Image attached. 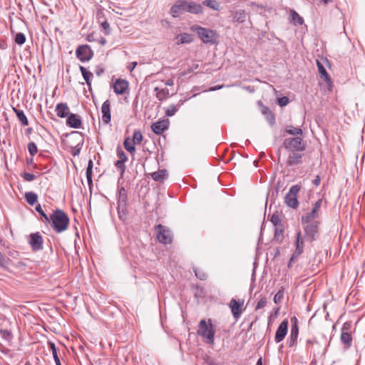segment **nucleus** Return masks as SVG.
<instances>
[{
    "label": "nucleus",
    "instance_id": "nucleus-1",
    "mask_svg": "<svg viewBox=\"0 0 365 365\" xmlns=\"http://www.w3.org/2000/svg\"><path fill=\"white\" fill-rule=\"evenodd\" d=\"M69 221V218L64 211L56 209L49 216L47 222L51 224L56 232L61 233L67 230Z\"/></svg>",
    "mask_w": 365,
    "mask_h": 365
},
{
    "label": "nucleus",
    "instance_id": "nucleus-2",
    "mask_svg": "<svg viewBox=\"0 0 365 365\" xmlns=\"http://www.w3.org/2000/svg\"><path fill=\"white\" fill-rule=\"evenodd\" d=\"M215 333V331L210 319H208L207 322L205 319L200 320L198 325L197 334L205 339L207 344H214Z\"/></svg>",
    "mask_w": 365,
    "mask_h": 365
},
{
    "label": "nucleus",
    "instance_id": "nucleus-3",
    "mask_svg": "<svg viewBox=\"0 0 365 365\" xmlns=\"http://www.w3.org/2000/svg\"><path fill=\"white\" fill-rule=\"evenodd\" d=\"M192 30L197 33L199 38L205 43H214L216 41V34L212 30L199 26H193Z\"/></svg>",
    "mask_w": 365,
    "mask_h": 365
},
{
    "label": "nucleus",
    "instance_id": "nucleus-4",
    "mask_svg": "<svg viewBox=\"0 0 365 365\" xmlns=\"http://www.w3.org/2000/svg\"><path fill=\"white\" fill-rule=\"evenodd\" d=\"M283 145L288 151H303L306 148L302 138L299 136L285 138Z\"/></svg>",
    "mask_w": 365,
    "mask_h": 365
},
{
    "label": "nucleus",
    "instance_id": "nucleus-5",
    "mask_svg": "<svg viewBox=\"0 0 365 365\" xmlns=\"http://www.w3.org/2000/svg\"><path fill=\"white\" fill-rule=\"evenodd\" d=\"M158 240L163 244H170L172 242L173 235L166 227L159 224L155 227Z\"/></svg>",
    "mask_w": 365,
    "mask_h": 365
},
{
    "label": "nucleus",
    "instance_id": "nucleus-6",
    "mask_svg": "<svg viewBox=\"0 0 365 365\" xmlns=\"http://www.w3.org/2000/svg\"><path fill=\"white\" fill-rule=\"evenodd\" d=\"M295 247V251L292 254L288 264L289 267H292V264L298 259L299 256L304 252V240L302 237V232L300 230L297 231L296 234Z\"/></svg>",
    "mask_w": 365,
    "mask_h": 365
},
{
    "label": "nucleus",
    "instance_id": "nucleus-7",
    "mask_svg": "<svg viewBox=\"0 0 365 365\" xmlns=\"http://www.w3.org/2000/svg\"><path fill=\"white\" fill-rule=\"evenodd\" d=\"M306 224L304 227V237L307 241L317 240L319 235V222H302Z\"/></svg>",
    "mask_w": 365,
    "mask_h": 365
},
{
    "label": "nucleus",
    "instance_id": "nucleus-8",
    "mask_svg": "<svg viewBox=\"0 0 365 365\" xmlns=\"http://www.w3.org/2000/svg\"><path fill=\"white\" fill-rule=\"evenodd\" d=\"M300 190V187L297 185H293L290 187L289 192L285 196V203L287 205L292 208H296L299 205L297 200V193Z\"/></svg>",
    "mask_w": 365,
    "mask_h": 365
},
{
    "label": "nucleus",
    "instance_id": "nucleus-9",
    "mask_svg": "<svg viewBox=\"0 0 365 365\" xmlns=\"http://www.w3.org/2000/svg\"><path fill=\"white\" fill-rule=\"evenodd\" d=\"M322 202L323 201L322 199H319L317 201H316L312 210L307 212L302 217V222H317L315 220L319 217V211L322 207Z\"/></svg>",
    "mask_w": 365,
    "mask_h": 365
},
{
    "label": "nucleus",
    "instance_id": "nucleus-10",
    "mask_svg": "<svg viewBox=\"0 0 365 365\" xmlns=\"http://www.w3.org/2000/svg\"><path fill=\"white\" fill-rule=\"evenodd\" d=\"M76 54L77 58L82 62L89 61L93 56V52L88 45L79 46L76 51Z\"/></svg>",
    "mask_w": 365,
    "mask_h": 365
},
{
    "label": "nucleus",
    "instance_id": "nucleus-11",
    "mask_svg": "<svg viewBox=\"0 0 365 365\" xmlns=\"http://www.w3.org/2000/svg\"><path fill=\"white\" fill-rule=\"evenodd\" d=\"M187 1L178 0L170 9V14L174 17H179L180 14L187 12Z\"/></svg>",
    "mask_w": 365,
    "mask_h": 365
},
{
    "label": "nucleus",
    "instance_id": "nucleus-12",
    "mask_svg": "<svg viewBox=\"0 0 365 365\" xmlns=\"http://www.w3.org/2000/svg\"><path fill=\"white\" fill-rule=\"evenodd\" d=\"M34 251H38L43 249V238L39 232L31 233L29 241Z\"/></svg>",
    "mask_w": 365,
    "mask_h": 365
},
{
    "label": "nucleus",
    "instance_id": "nucleus-13",
    "mask_svg": "<svg viewBox=\"0 0 365 365\" xmlns=\"http://www.w3.org/2000/svg\"><path fill=\"white\" fill-rule=\"evenodd\" d=\"M126 202H127V192L125 189L122 187L118 190V213L120 212L124 213L126 209Z\"/></svg>",
    "mask_w": 365,
    "mask_h": 365
},
{
    "label": "nucleus",
    "instance_id": "nucleus-14",
    "mask_svg": "<svg viewBox=\"0 0 365 365\" xmlns=\"http://www.w3.org/2000/svg\"><path fill=\"white\" fill-rule=\"evenodd\" d=\"M288 321L283 320L279 325L275 334L274 340L276 343L282 341L287 334Z\"/></svg>",
    "mask_w": 365,
    "mask_h": 365
},
{
    "label": "nucleus",
    "instance_id": "nucleus-15",
    "mask_svg": "<svg viewBox=\"0 0 365 365\" xmlns=\"http://www.w3.org/2000/svg\"><path fill=\"white\" fill-rule=\"evenodd\" d=\"M244 304V301H237L235 299H232L230 302L229 307L231 309L232 314L235 319H238L242 314V307Z\"/></svg>",
    "mask_w": 365,
    "mask_h": 365
},
{
    "label": "nucleus",
    "instance_id": "nucleus-16",
    "mask_svg": "<svg viewBox=\"0 0 365 365\" xmlns=\"http://www.w3.org/2000/svg\"><path fill=\"white\" fill-rule=\"evenodd\" d=\"M102 120L104 123L108 124L110 121V102L109 100H106L102 105L101 107Z\"/></svg>",
    "mask_w": 365,
    "mask_h": 365
},
{
    "label": "nucleus",
    "instance_id": "nucleus-17",
    "mask_svg": "<svg viewBox=\"0 0 365 365\" xmlns=\"http://www.w3.org/2000/svg\"><path fill=\"white\" fill-rule=\"evenodd\" d=\"M128 88V83L125 80L118 79L113 84L114 92L118 95H122L125 93Z\"/></svg>",
    "mask_w": 365,
    "mask_h": 365
},
{
    "label": "nucleus",
    "instance_id": "nucleus-18",
    "mask_svg": "<svg viewBox=\"0 0 365 365\" xmlns=\"http://www.w3.org/2000/svg\"><path fill=\"white\" fill-rule=\"evenodd\" d=\"M290 153L288 157L287 164L289 166H293L302 163V155L300 151H289Z\"/></svg>",
    "mask_w": 365,
    "mask_h": 365
},
{
    "label": "nucleus",
    "instance_id": "nucleus-19",
    "mask_svg": "<svg viewBox=\"0 0 365 365\" xmlns=\"http://www.w3.org/2000/svg\"><path fill=\"white\" fill-rule=\"evenodd\" d=\"M66 123L71 128H79L81 125V117L74 113H71L67 118Z\"/></svg>",
    "mask_w": 365,
    "mask_h": 365
},
{
    "label": "nucleus",
    "instance_id": "nucleus-20",
    "mask_svg": "<svg viewBox=\"0 0 365 365\" xmlns=\"http://www.w3.org/2000/svg\"><path fill=\"white\" fill-rule=\"evenodd\" d=\"M168 127V122L167 120H160L153 123L151 126L152 130L158 135L164 132Z\"/></svg>",
    "mask_w": 365,
    "mask_h": 365
},
{
    "label": "nucleus",
    "instance_id": "nucleus-21",
    "mask_svg": "<svg viewBox=\"0 0 365 365\" xmlns=\"http://www.w3.org/2000/svg\"><path fill=\"white\" fill-rule=\"evenodd\" d=\"M56 111L57 115L60 118H66L71 114L69 113V108L67 103H58L56 107Z\"/></svg>",
    "mask_w": 365,
    "mask_h": 365
},
{
    "label": "nucleus",
    "instance_id": "nucleus-22",
    "mask_svg": "<svg viewBox=\"0 0 365 365\" xmlns=\"http://www.w3.org/2000/svg\"><path fill=\"white\" fill-rule=\"evenodd\" d=\"M187 12L194 14H200L203 12V8L200 4L193 1H187Z\"/></svg>",
    "mask_w": 365,
    "mask_h": 365
},
{
    "label": "nucleus",
    "instance_id": "nucleus-23",
    "mask_svg": "<svg viewBox=\"0 0 365 365\" xmlns=\"http://www.w3.org/2000/svg\"><path fill=\"white\" fill-rule=\"evenodd\" d=\"M232 21L238 23H243L246 20V14L243 10L231 11Z\"/></svg>",
    "mask_w": 365,
    "mask_h": 365
},
{
    "label": "nucleus",
    "instance_id": "nucleus-24",
    "mask_svg": "<svg viewBox=\"0 0 365 365\" xmlns=\"http://www.w3.org/2000/svg\"><path fill=\"white\" fill-rule=\"evenodd\" d=\"M152 178L158 182H163L168 177L167 170L165 169L160 170L151 174Z\"/></svg>",
    "mask_w": 365,
    "mask_h": 365
},
{
    "label": "nucleus",
    "instance_id": "nucleus-25",
    "mask_svg": "<svg viewBox=\"0 0 365 365\" xmlns=\"http://www.w3.org/2000/svg\"><path fill=\"white\" fill-rule=\"evenodd\" d=\"M292 326H291V331L289 337L293 339H297L299 335V327L297 324V319L296 317H294L291 319Z\"/></svg>",
    "mask_w": 365,
    "mask_h": 365
},
{
    "label": "nucleus",
    "instance_id": "nucleus-26",
    "mask_svg": "<svg viewBox=\"0 0 365 365\" xmlns=\"http://www.w3.org/2000/svg\"><path fill=\"white\" fill-rule=\"evenodd\" d=\"M154 91L156 92V97L159 101H163L170 96V91L168 88H161L155 87Z\"/></svg>",
    "mask_w": 365,
    "mask_h": 365
},
{
    "label": "nucleus",
    "instance_id": "nucleus-27",
    "mask_svg": "<svg viewBox=\"0 0 365 365\" xmlns=\"http://www.w3.org/2000/svg\"><path fill=\"white\" fill-rule=\"evenodd\" d=\"M290 22L295 25H302L304 23V20L302 16H300L298 13L295 11L292 10L289 15Z\"/></svg>",
    "mask_w": 365,
    "mask_h": 365
},
{
    "label": "nucleus",
    "instance_id": "nucleus-28",
    "mask_svg": "<svg viewBox=\"0 0 365 365\" xmlns=\"http://www.w3.org/2000/svg\"><path fill=\"white\" fill-rule=\"evenodd\" d=\"M13 109L17 116L18 120L21 122V123L23 125H27L29 124V121L27 117L24 114V112L22 110H19L15 108H14Z\"/></svg>",
    "mask_w": 365,
    "mask_h": 365
},
{
    "label": "nucleus",
    "instance_id": "nucleus-29",
    "mask_svg": "<svg viewBox=\"0 0 365 365\" xmlns=\"http://www.w3.org/2000/svg\"><path fill=\"white\" fill-rule=\"evenodd\" d=\"M80 70L86 84L90 87L91 85V78L93 76V73L81 66H80Z\"/></svg>",
    "mask_w": 365,
    "mask_h": 365
},
{
    "label": "nucleus",
    "instance_id": "nucleus-30",
    "mask_svg": "<svg viewBox=\"0 0 365 365\" xmlns=\"http://www.w3.org/2000/svg\"><path fill=\"white\" fill-rule=\"evenodd\" d=\"M317 68H318V71H319L320 77L322 78H323L325 81H330V78H329L326 69L323 66L322 63L321 62H319V61H317Z\"/></svg>",
    "mask_w": 365,
    "mask_h": 365
},
{
    "label": "nucleus",
    "instance_id": "nucleus-31",
    "mask_svg": "<svg viewBox=\"0 0 365 365\" xmlns=\"http://www.w3.org/2000/svg\"><path fill=\"white\" fill-rule=\"evenodd\" d=\"M344 327L343 328V331L341 334V341L343 344H344L347 346H350L351 344L352 338L349 333L344 331Z\"/></svg>",
    "mask_w": 365,
    "mask_h": 365
},
{
    "label": "nucleus",
    "instance_id": "nucleus-32",
    "mask_svg": "<svg viewBox=\"0 0 365 365\" xmlns=\"http://www.w3.org/2000/svg\"><path fill=\"white\" fill-rule=\"evenodd\" d=\"M25 199L30 205H34L38 200V195L33 192L25 193Z\"/></svg>",
    "mask_w": 365,
    "mask_h": 365
},
{
    "label": "nucleus",
    "instance_id": "nucleus-33",
    "mask_svg": "<svg viewBox=\"0 0 365 365\" xmlns=\"http://www.w3.org/2000/svg\"><path fill=\"white\" fill-rule=\"evenodd\" d=\"M48 346L52 351V355L56 365H61L60 359L57 354V349L53 342L49 341Z\"/></svg>",
    "mask_w": 365,
    "mask_h": 365
},
{
    "label": "nucleus",
    "instance_id": "nucleus-34",
    "mask_svg": "<svg viewBox=\"0 0 365 365\" xmlns=\"http://www.w3.org/2000/svg\"><path fill=\"white\" fill-rule=\"evenodd\" d=\"M287 133L292 135H302V130L299 128H295L293 125H287L285 128Z\"/></svg>",
    "mask_w": 365,
    "mask_h": 365
},
{
    "label": "nucleus",
    "instance_id": "nucleus-35",
    "mask_svg": "<svg viewBox=\"0 0 365 365\" xmlns=\"http://www.w3.org/2000/svg\"><path fill=\"white\" fill-rule=\"evenodd\" d=\"M202 4L215 11H219L220 9V4L215 0H205Z\"/></svg>",
    "mask_w": 365,
    "mask_h": 365
},
{
    "label": "nucleus",
    "instance_id": "nucleus-36",
    "mask_svg": "<svg viewBox=\"0 0 365 365\" xmlns=\"http://www.w3.org/2000/svg\"><path fill=\"white\" fill-rule=\"evenodd\" d=\"M177 40H178V44L190 43L192 41V37L190 35H189L187 34H182L178 36Z\"/></svg>",
    "mask_w": 365,
    "mask_h": 365
},
{
    "label": "nucleus",
    "instance_id": "nucleus-37",
    "mask_svg": "<svg viewBox=\"0 0 365 365\" xmlns=\"http://www.w3.org/2000/svg\"><path fill=\"white\" fill-rule=\"evenodd\" d=\"M124 147L125 150L130 153H133L135 151V148L134 146L135 144H133V142H130V140L129 138H125L124 143H123Z\"/></svg>",
    "mask_w": 365,
    "mask_h": 365
},
{
    "label": "nucleus",
    "instance_id": "nucleus-38",
    "mask_svg": "<svg viewBox=\"0 0 365 365\" xmlns=\"http://www.w3.org/2000/svg\"><path fill=\"white\" fill-rule=\"evenodd\" d=\"M143 140V135L140 130H135L133 135V144H140Z\"/></svg>",
    "mask_w": 365,
    "mask_h": 365
},
{
    "label": "nucleus",
    "instance_id": "nucleus-39",
    "mask_svg": "<svg viewBox=\"0 0 365 365\" xmlns=\"http://www.w3.org/2000/svg\"><path fill=\"white\" fill-rule=\"evenodd\" d=\"M274 239L277 241L281 242L283 239V229L282 226L275 227L274 231Z\"/></svg>",
    "mask_w": 365,
    "mask_h": 365
},
{
    "label": "nucleus",
    "instance_id": "nucleus-40",
    "mask_svg": "<svg viewBox=\"0 0 365 365\" xmlns=\"http://www.w3.org/2000/svg\"><path fill=\"white\" fill-rule=\"evenodd\" d=\"M0 336L1 338L6 341H10L12 339V334L10 331L7 329H1L0 330Z\"/></svg>",
    "mask_w": 365,
    "mask_h": 365
},
{
    "label": "nucleus",
    "instance_id": "nucleus-41",
    "mask_svg": "<svg viewBox=\"0 0 365 365\" xmlns=\"http://www.w3.org/2000/svg\"><path fill=\"white\" fill-rule=\"evenodd\" d=\"M26 41V37L23 33H18L15 36V42L19 45H22Z\"/></svg>",
    "mask_w": 365,
    "mask_h": 365
},
{
    "label": "nucleus",
    "instance_id": "nucleus-42",
    "mask_svg": "<svg viewBox=\"0 0 365 365\" xmlns=\"http://www.w3.org/2000/svg\"><path fill=\"white\" fill-rule=\"evenodd\" d=\"M178 110V107L174 105H171L169 106V108L167 109L165 114L167 116H173L174 115L176 112Z\"/></svg>",
    "mask_w": 365,
    "mask_h": 365
},
{
    "label": "nucleus",
    "instance_id": "nucleus-43",
    "mask_svg": "<svg viewBox=\"0 0 365 365\" xmlns=\"http://www.w3.org/2000/svg\"><path fill=\"white\" fill-rule=\"evenodd\" d=\"M35 209H36V212H38L40 214V215H41L42 217H43L44 221H45L46 222H48V217H48V215L44 212V211L42 210L41 206V205H40V204L37 205L36 206V208H35Z\"/></svg>",
    "mask_w": 365,
    "mask_h": 365
},
{
    "label": "nucleus",
    "instance_id": "nucleus-44",
    "mask_svg": "<svg viewBox=\"0 0 365 365\" xmlns=\"http://www.w3.org/2000/svg\"><path fill=\"white\" fill-rule=\"evenodd\" d=\"M284 298V291L283 289L279 290L274 297V303H279L282 299Z\"/></svg>",
    "mask_w": 365,
    "mask_h": 365
},
{
    "label": "nucleus",
    "instance_id": "nucleus-45",
    "mask_svg": "<svg viewBox=\"0 0 365 365\" xmlns=\"http://www.w3.org/2000/svg\"><path fill=\"white\" fill-rule=\"evenodd\" d=\"M28 150H29V153L32 156L36 155L37 151H38L36 145L34 143H33V142L29 143L28 144Z\"/></svg>",
    "mask_w": 365,
    "mask_h": 365
},
{
    "label": "nucleus",
    "instance_id": "nucleus-46",
    "mask_svg": "<svg viewBox=\"0 0 365 365\" xmlns=\"http://www.w3.org/2000/svg\"><path fill=\"white\" fill-rule=\"evenodd\" d=\"M271 222L273 223L275 227L282 226L281 220L277 215H273L271 217Z\"/></svg>",
    "mask_w": 365,
    "mask_h": 365
},
{
    "label": "nucleus",
    "instance_id": "nucleus-47",
    "mask_svg": "<svg viewBox=\"0 0 365 365\" xmlns=\"http://www.w3.org/2000/svg\"><path fill=\"white\" fill-rule=\"evenodd\" d=\"M117 155H118V158H119L118 160H122V162H123V163L127 161L128 158H127L125 153H124V151L122 149L118 148V150H117Z\"/></svg>",
    "mask_w": 365,
    "mask_h": 365
},
{
    "label": "nucleus",
    "instance_id": "nucleus-48",
    "mask_svg": "<svg viewBox=\"0 0 365 365\" xmlns=\"http://www.w3.org/2000/svg\"><path fill=\"white\" fill-rule=\"evenodd\" d=\"M263 113L267 115V118L270 124H273L274 123V117L267 108H265V110L263 112Z\"/></svg>",
    "mask_w": 365,
    "mask_h": 365
},
{
    "label": "nucleus",
    "instance_id": "nucleus-49",
    "mask_svg": "<svg viewBox=\"0 0 365 365\" xmlns=\"http://www.w3.org/2000/svg\"><path fill=\"white\" fill-rule=\"evenodd\" d=\"M21 177L24 179V180L31 182L33 181L36 177L34 175L29 173H24L21 174Z\"/></svg>",
    "mask_w": 365,
    "mask_h": 365
},
{
    "label": "nucleus",
    "instance_id": "nucleus-50",
    "mask_svg": "<svg viewBox=\"0 0 365 365\" xmlns=\"http://www.w3.org/2000/svg\"><path fill=\"white\" fill-rule=\"evenodd\" d=\"M115 167L121 171V175H123L125 171V163L122 162V160H117L115 164Z\"/></svg>",
    "mask_w": 365,
    "mask_h": 365
},
{
    "label": "nucleus",
    "instance_id": "nucleus-51",
    "mask_svg": "<svg viewBox=\"0 0 365 365\" xmlns=\"http://www.w3.org/2000/svg\"><path fill=\"white\" fill-rule=\"evenodd\" d=\"M102 29H103L104 34L108 35L110 32V25L107 21H104L101 23Z\"/></svg>",
    "mask_w": 365,
    "mask_h": 365
},
{
    "label": "nucleus",
    "instance_id": "nucleus-52",
    "mask_svg": "<svg viewBox=\"0 0 365 365\" xmlns=\"http://www.w3.org/2000/svg\"><path fill=\"white\" fill-rule=\"evenodd\" d=\"M195 273V276L201 279V280H205L207 278V274L205 272H204L203 271H200V270H197V269H195L194 270Z\"/></svg>",
    "mask_w": 365,
    "mask_h": 365
},
{
    "label": "nucleus",
    "instance_id": "nucleus-53",
    "mask_svg": "<svg viewBox=\"0 0 365 365\" xmlns=\"http://www.w3.org/2000/svg\"><path fill=\"white\" fill-rule=\"evenodd\" d=\"M289 102V98L286 96H283L278 99V104L280 106H287Z\"/></svg>",
    "mask_w": 365,
    "mask_h": 365
},
{
    "label": "nucleus",
    "instance_id": "nucleus-54",
    "mask_svg": "<svg viewBox=\"0 0 365 365\" xmlns=\"http://www.w3.org/2000/svg\"><path fill=\"white\" fill-rule=\"evenodd\" d=\"M267 304V299L265 298H262L256 305V309H259L264 308Z\"/></svg>",
    "mask_w": 365,
    "mask_h": 365
},
{
    "label": "nucleus",
    "instance_id": "nucleus-55",
    "mask_svg": "<svg viewBox=\"0 0 365 365\" xmlns=\"http://www.w3.org/2000/svg\"><path fill=\"white\" fill-rule=\"evenodd\" d=\"M92 170H93L86 169V178H87L88 185L92 184V172H93Z\"/></svg>",
    "mask_w": 365,
    "mask_h": 365
},
{
    "label": "nucleus",
    "instance_id": "nucleus-56",
    "mask_svg": "<svg viewBox=\"0 0 365 365\" xmlns=\"http://www.w3.org/2000/svg\"><path fill=\"white\" fill-rule=\"evenodd\" d=\"M7 264L6 259L4 257V255L0 252V266L1 267H5Z\"/></svg>",
    "mask_w": 365,
    "mask_h": 365
},
{
    "label": "nucleus",
    "instance_id": "nucleus-57",
    "mask_svg": "<svg viewBox=\"0 0 365 365\" xmlns=\"http://www.w3.org/2000/svg\"><path fill=\"white\" fill-rule=\"evenodd\" d=\"M297 339L289 337L288 339V344L289 347L293 346L296 343Z\"/></svg>",
    "mask_w": 365,
    "mask_h": 365
},
{
    "label": "nucleus",
    "instance_id": "nucleus-58",
    "mask_svg": "<svg viewBox=\"0 0 365 365\" xmlns=\"http://www.w3.org/2000/svg\"><path fill=\"white\" fill-rule=\"evenodd\" d=\"M138 63L136 61H133L130 63V64L128 66V68L130 71H133L135 66H137Z\"/></svg>",
    "mask_w": 365,
    "mask_h": 365
},
{
    "label": "nucleus",
    "instance_id": "nucleus-59",
    "mask_svg": "<svg viewBox=\"0 0 365 365\" xmlns=\"http://www.w3.org/2000/svg\"><path fill=\"white\" fill-rule=\"evenodd\" d=\"M321 182V178L319 175H317L315 179L313 180V184L318 186Z\"/></svg>",
    "mask_w": 365,
    "mask_h": 365
},
{
    "label": "nucleus",
    "instance_id": "nucleus-60",
    "mask_svg": "<svg viewBox=\"0 0 365 365\" xmlns=\"http://www.w3.org/2000/svg\"><path fill=\"white\" fill-rule=\"evenodd\" d=\"M165 86H172L174 84V81L173 79H168L165 83Z\"/></svg>",
    "mask_w": 365,
    "mask_h": 365
},
{
    "label": "nucleus",
    "instance_id": "nucleus-61",
    "mask_svg": "<svg viewBox=\"0 0 365 365\" xmlns=\"http://www.w3.org/2000/svg\"><path fill=\"white\" fill-rule=\"evenodd\" d=\"M224 86L223 85H221V86H213V87H211L210 88V91H217V90H219L220 88H222Z\"/></svg>",
    "mask_w": 365,
    "mask_h": 365
},
{
    "label": "nucleus",
    "instance_id": "nucleus-62",
    "mask_svg": "<svg viewBox=\"0 0 365 365\" xmlns=\"http://www.w3.org/2000/svg\"><path fill=\"white\" fill-rule=\"evenodd\" d=\"M93 163L92 160H89L87 169L93 170Z\"/></svg>",
    "mask_w": 365,
    "mask_h": 365
},
{
    "label": "nucleus",
    "instance_id": "nucleus-63",
    "mask_svg": "<svg viewBox=\"0 0 365 365\" xmlns=\"http://www.w3.org/2000/svg\"><path fill=\"white\" fill-rule=\"evenodd\" d=\"M198 68V64L194 63L192 67L190 68L192 71L197 69Z\"/></svg>",
    "mask_w": 365,
    "mask_h": 365
},
{
    "label": "nucleus",
    "instance_id": "nucleus-64",
    "mask_svg": "<svg viewBox=\"0 0 365 365\" xmlns=\"http://www.w3.org/2000/svg\"><path fill=\"white\" fill-rule=\"evenodd\" d=\"M256 365H262V358H259V359L257 360Z\"/></svg>",
    "mask_w": 365,
    "mask_h": 365
}]
</instances>
